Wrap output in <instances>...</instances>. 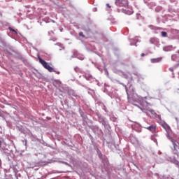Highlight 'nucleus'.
<instances>
[{"label": "nucleus", "instance_id": "f257e3e1", "mask_svg": "<svg viewBox=\"0 0 179 179\" xmlns=\"http://www.w3.org/2000/svg\"><path fill=\"white\" fill-rule=\"evenodd\" d=\"M38 60L40 64H41V65L43 66V68H45V69H47L48 71V72H55V73H57V75H59V73H61L59 71H57L54 69V68L51 67V66H50L48 64V63H47V62H45V60L41 59V57H38Z\"/></svg>", "mask_w": 179, "mask_h": 179}, {"label": "nucleus", "instance_id": "f03ea898", "mask_svg": "<svg viewBox=\"0 0 179 179\" xmlns=\"http://www.w3.org/2000/svg\"><path fill=\"white\" fill-rule=\"evenodd\" d=\"M145 129H148V131H150L152 134H155L156 132V124H152L148 127H145Z\"/></svg>", "mask_w": 179, "mask_h": 179}, {"label": "nucleus", "instance_id": "7ed1b4c3", "mask_svg": "<svg viewBox=\"0 0 179 179\" xmlns=\"http://www.w3.org/2000/svg\"><path fill=\"white\" fill-rule=\"evenodd\" d=\"M122 12L125 13V15H132V13H134V10H132V8L122 9Z\"/></svg>", "mask_w": 179, "mask_h": 179}, {"label": "nucleus", "instance_id": "20e7f679", "mask_svg": "<svg viewBox=\"0 0 179 179\" xmlns=\"http://www.w3.org/2000/svg\"><path fill=\"white\" fill-rule=\"evenodd\" d=\"M155 117H156V118H159V121H158V122H159V125H161V127L166 124V122H164V120H162V117L160 115L156 114Z\"/></svg>", "mask_w": 179, "mask_h": 179}, {"label": "nucleus", "instance_id": "39448f33", "mask_svg": "<svg viewBox=\"0 0 179 179\" xmlns=\"http://www.w3.org/2000/svg\"><path fill=\"white\" fill-rule=\"evenodd\" d=\"M128 0H122L120 6H124V8H127V6H128Z\"/></svg>", "mask_w": 179, "mask_h": 179}, {"label": "nucleus", "instance_id": "423d86ee", "mask_svg": "<svg viewBox=\"0 0 179 179\" xmlns=\"http://www.w3.org/2000/svg\"><path fill=\"white\" fill-rule=\"evenodd\" d=\"M162 61V59L160 58H157V59H151V62L152 64H156L157 62H160Z\"/></svg>", "mask_w": 179, "mask_h": 179}, {"label": "nucleus", "instance_id": "0eeeda50", "mask_svg": "<svg viewBox=\"0 0 179 179\" xmlns=\"http://www.w3.org/2000/svg\"><path fill=\"white\" fill-rule=\"evenodd\" d=\"M162 128H164L166 131H169L170 129V126L167 124V123H165L164 124H162Z\"/></svg>", "mask_w": 179, "mask_h": 179}, {"label": "nucleus", "instance_id": "6e6552de", "mask_svg": "<svg viewBox=\"0 0 179 179\" xmlns=\"http://www.w3.org/2000/svg\"><path fill=\"white\" fill-rule=\"evenodd\" d=\"M115 3L117 5V6H121L122 0H115Z\"/></svg>", "mask_w": 179, "mask_h": 179}, {"label": "nucleus", "instance_id": "1a4fd4ad", "mask_svg": "<svg viewBox=\"0 0 179 179\" xmlns=\"http://www.w3.org/2000/svg\"><path fill=\"white\" fill-rule=\"evenodd\" d=\"M172 143L173 145L174 149H176V148H177V144L176 143V140L172 139Z\"/></svg>", "mask_w": 179, "mask_h": 179}, {"label": "nucleus", "instance_id": "9d476101", "mask_svg": "<svg viewBox=\"0 0 179 179\" xmlns=\"http://www.w3.org/2000/svg\"><path fill=\"white\" fill-rule=\"evenodd\" d=\"M161 34H162V37H167V32H166V31H162L161 33Z\"/></svg>", "mask_w": 179, "mask_h": 179}, {"label": "nucleus", "instance_id": "9b49d317", "mask_svg": "<svg viewBox=\"0 0 179 179\" xmlns=\"http://www.w3.org/2000/svg\"><path fill=\"white\" fill-rule=\"evenodd\" d=\"M79 36H80L81 37L85 38V36L83 35V32H80Z\"/></svg>", "mask_w": 179, "mask_h": 179}, {"label": "nucleus", "instance_id": "f8f14e48", "mask_svg": "<svg viewBox=\"0 0 179 179\" xmlns=\"http://www.w3.org/2000/svg\"><path fill=\"white\" fill-rule=\"evenodd\" d=\"M106 6H107V8H111V6H110V4H108V3L106 4Z\"/></svg>", "mask_w": 179, "mask_h": 179}, {"label": "nucleus", "instance_id": "ddd939ff", "mask_svg": "<svg viewBox=\"0 0 179 179\" xmlns=\"http://www.w3.org/2000/svg\"><path fill=\"white\" fill-rule=\"evenodd\" d=\"M72 96H74V97H76V94H75V92H73Z\"/></svg>", "mask_w": 179, "mask_h": 179}, {"label": "nucleus", "instance_id": "4468645a", "mask_svg": "<svg viewBox=\"0 0 179 179\" xmlns=\"http://www.w3.org/2000/svg\"><path fill=\"white\" fill-rule=\"evenodd\" d=\"M145 55V53L141 54V57H143Z\"/></svg>", "mask_w": 179, "mask_h": 179}, {"label": "nucleus", "instance_id": "2eb2a0df", "mask_svg": "<svg viewBox=\"0 0 179 179\" xmlns=\"http://www.w3.org/2000/svg\"><path fill=\"white\" fill-rule=\"evenodd\" d=\"M150 41H153V39H150Z\"/></svg>", "mask_w": 179, "mask_h": 179}, {"label": "nucleus", "instance_id": "dca6fc26", "mask_svg": "<svg viewBox=\"0 0 179 179\" xmlns=\"http://www.w3.org/2000/svg\"><path fill=\"white\" fill-rule=\"evenodd\" d=\"M0 145H1V141H0Z\"/></svg>", "mask_w": 179, "mask_h": 179}]
</instances>
